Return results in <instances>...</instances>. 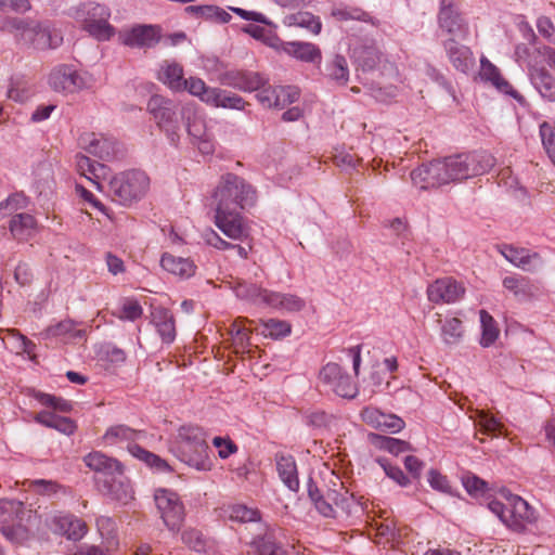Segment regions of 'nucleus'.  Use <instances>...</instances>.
Here are the masks:
<instances>
[{
  "instance_id": "obj_49",
  "label": "nucleus",
  "mask_w": 555,
  "mask_h": 555,
  "mask_svg": "<svg viewBox=\"0 0 555 555\" xmlns=\"http://www.w3.org/2000/svg\"><path fill=\"white\" fill-rule=\"evenodd\" d=\"M354 55L363 70L374 69L380 61V52L374 47L356 50Z\"/></svg>"
},
{
  "instance_id": "obj_24",
  "label": "nucleus",
  "mask_w": 555,
  "mask_h": 555,
  "mask_svg": "<svg viewBox=\"0 0 555 555\" xmlns=\"http://www.w3.org/2000/svg\"><path fill=\"white\" fill-rule=\"evenodd\" d=\"M447 56L453 67L464 74L470 72L475 65L472 50L454 38H448L442 42Z\"/></svg>"
},
{
  "instance_id": "obj_6",
  "label": "nucleus",
  "mask_w": 555,
  "mask_h": 555,
  "mask_svg": "<svg viewBox=\"0 0 555 555\" xmlns=\"http://www.w3.org/2000/svg\"><path fill=\"white\" fill-rule=\"evenodd\" d=\"M36 515L17 500L0 499L1 533L13 543H22L28 538L27 526Z\"/></svg>"
},
{
  "instance_id": "obj_22",
  "label": "nucleus",
  "mask_w": 555,
  "mask_h": 555,
  "mask_svg": "<svg viewBox=\"0 0 555 555\" xmlns=\"http://www.w3.org/2000/svg\"><path fill=\"white\" fill-rule=\"evenodd\" d=\"M54 533L66 537L70 541L81 540L88 532L87 524L73 514H60L51 519Z\"/></svg>"
},
{
  "instance_id": "obj_9",
  "label": "nucleus",
  "mask_w": 555,
  "mask_h": 555,
  "mask_svg": "<svg viewBox=\"0 0 555 555\" xmlns=\"http://www.w3.org/2000/svg\"><path fill=\"white\" fill-rule=\"evenodd\" d=\"M488 507L504 525L514 531H521L527 524L535 520L534 509L519 495H508L506 503L491 501Z\"/></svg>"
},
{
  "instance_id": "obj_32",
  "label": "nucleus",
  "mask_w": 555,
  "mask_h": 555,
  "mask_svg": "<svg viewBox=\"0 0 555 555\" xmlns=\"http://www.w3.org/2000/svg\"><path fill=\"white\" fill-rule=\"evenodd\" d=\"M285 54L305 63H320L322 60L320 48L307 41L287 42Z\"/></svg>"
},
{
  "instance_id": "obj_27",
  "label": "nucleus",
  "mask_w": 555,
  "mask_h": 555,
  "mask_svg": "<svg viewBox=\"0 0 555 555\" xmlns=\"http://www.w3.org/2000/svg\"><path fill=\"white\" fill-rule=\"evenodd\" d=\"M503 286L513 293L518 301H528L537 297L540 293L538 282L524 275H508L503 279Z\"/></svg>"
},
{
  "instance_id": "obj_38",
  "label": "nucleus",
  "mask_w": 555,
  "mask_h": 555,
  "mask_svg": "<svg viewBox=\"0 0 555 555\" xmlns=\"http://www.w3.org/2000/svg\"><path fill=\"white\" fill-rule=\"evenodd\" d=\"M251 544L258 555H288L285 547L276 541L275 530L268 528L262 535L254 538Z\"/></svg>"
},
{
  "instance_id": "obj_28",
  "label": "nucleus",
  "mask_w": 555,
  "mask_h": 555,
  "mask_svg": "<svg viewBox=\"0 0 555 555\" xmlns=\"http://www.w3.org/2000/svg\"><path fill=\"white\" fill-rule=\"evenodd\" d=\"M235 296L256 307H268L271 296L270 289L263 288L255 283L238 281L233 286Z\"/></svg>"
},
{
  "instance_id": "obj_40",
  "label": "nucleus",
  "mask_w": 555,
  "mask_h": 555,
  "mask_svg": "<svg viewBox=\"0 0 555 555\" xmlns=\"http://www.w3.org/2000/svg\"><path fill=\"white\" fill-rule=\"evenodd\" d=\"M35 421L46 427L53 428L65 435H72L76 430V424L73 420L49 411L39 412L35 416Z\"/></svg>"
},
{
  "instance_id": "obj_35",
  "label": "nucleus",
  "mask_w": 555,
  "mask_h": 555,
  "mask_svg": "<svg viewBox=\"0 0 555 555\" xmlns=\"http://www.w3.org/2000/svg\"><path fill=\"white\" fill-rule=\"evenodd\" d=\"M76 167L77 171L90 180L98 190H103V185L100 182V179L106 175V166L96 162H92L89 157L82 154H77Z\"/></svg>"
},
{
  "instance_id": "obj_37",
  "label": "nucleus",
  "mask_w": 555,
  "mask_h": 555,
  "mask_svg": "<svg viewBox=\"0 0 555 555\" xmlns=\"http://www.w3.org/2000/svg\"><path fill=\"white\" fill-rule=\"evenodd\" d=\"M185 12L196 18H203L219 24H227L232 18L229 12L214 4L189 5L185 8Z\"/></svg>"
},
{
  "instance_id": "obj_11",
  "label": "nucleus",
  "mask_w": 555,
  "mask_h": 555,
  "mask_svg": "<svg viewBox=\"0 0 555 555\" xmlns=\"http://www.w3.org/2000/svg\"><path fill=\"white\" fill-rule=\"evenodd\" d=\"M10 24L38 50L55 49L63 42L61 33L52 29L49 24L21 18H13Z\"/></svg>"
},
{
  "instance_id": "obj_53",
  "label": "nucleus",
  "mask_w": 555,
  "mask_h": 555,
  "mask_svg": "<svg viewBox=\"0 0 555 555\" xmlns=\"http://www.w3.org/2000/svg\"><path fill=\"white\" fill-rule=\"evenodd\" d=\"M184 81L185 85H183V90H188L192 95L199 98V100L204 103H206V99L208 98V95L210 96L209 91H215L216 89L206 86L204 80L196 77H190Z\"/></svg>"
},
{
  "instance_id": "obj_58",
  "label": "nucleus",
  "mask_w": 555,
  "mask_h": 555,
  "mask_svg": "<svg viewBox=\"0 0 555 555\" xmlns=\"http://www.w3.org/2000/svg\"><path fill=\"white\" fill-rule=\"evenodd\" d=\"M181 538H182L183 543H185L188 546H190L194 551H196V552L204 551L205 540H204L202 532H199L198 530H196V529L185 530L182 533Z\"/></svg>"
},
{
  "instance_id": "obj_26",
  "label": "nucleus",
  "mask_w": 555,
  "mask_h": 555,
  "mask_svg": "<svg viewBox=\"0 0 555 555\" xmlns=\"http://www.w3.org/2000/svg\"><path fill=\"white\" fill-rule=\"evenodd\" d=\"M361 417L367 425L383 431L398 433L404 427L402 418L395 414H386L374 406L364 408Z\"/></svg>"
},
{
  "instance_id": "obj_42",
  "label": "nucleus",
  "mask_w": 555,
  "mask_h": 555,
  "mask_svg": "<svg viewBox=\"0 0 555 555\" xmlns=\"http://www.w3.org/2000/svg\"><path fill=\"white\" fill-rule=\"evenodd\" d=\"M158 79L173 91H183V85H185L183 68L177 63L165 62L160 67Z\"/></svg>"
},
{
  "instance_id": "obj_55",
  "label": "nucleus",
  "mask_w": 555,
  "mask_h": 555,
  "mask_svg": "<svg viewBox=\"0 0 555 555\" xmlns=\"http://www.w3.org/2000/svg\"><path fill=\"white\" fill-rule=\"evenodd\" d=\"M540 135L548 157L555 165V129L547 122H543L540 126Z\"/></svg>"
},
{
  "instance_id": "obj_62",
  "label": "nucleus",
  "mask_w": 555,
  "mask_h": 555,
  "mask_svg": "<svg viewBox=\"0 0 555 555\" xmlns=\"http://www.w3.org/2000/svg\"><path fill=\"white\" fill-rule=\"evenodd\" d=\"M384 468L385 474L396 481L401 487H406L410 483V479L404 475L403 470L396 466L391 465L389 463H384L380 460L378 461Z\"/></svg>"
},
{
  "instance_id": "obj_59",
  "label": "nucleus",
  "mask_w": 555,
  "mask_h": 555,
  "mask_svg": "<svg viewBox=\"0 0 555 555\" xmlns=\"http://www.w3.org/2000/svg\"><path fill=\"white\" fill-rule=\"evenodd\" d=\"M340 490H344V492L335 489H328V499H331L332 504L337 507H340L344 511H349L352 502V495H349L348 490H345L341 485Z\"/></svg>"
},
{
  "instance_id": "obj_19",
  "label": "nucleus",
  "mask_w": 555,
  "mask_h": 555,
  "mask_svg": "<svg viewBox=\"0 0 555 555\" xmlns=\"http://www.w3.org/2000/svg\"><path fill=\"white\" fill-rule=\"evenodd\" d=\"M498 248L508 262L524 271L534 272L542 264L540 255L527 248L516 247L511 244H502Z\"/></svg>"
},
{
  "instance_id": "obj_1",
  "label": "nucleus",
  "mask_w": 555,
  "mask_h": 555,
  "mask_svg": "<svg viewBox=\"0 0 555 555\" xmlns=\"http://www.w3.org/2000/svg\"><path fill=\"white\" fill-rule=\"evenodd\" d=\"M170 451L179 461L196 470L208 472L212 468L206 433L202 427L181 426L172 441Z\"/></svg>"
},
{
  "instance_id": "obj_30",
  "label": "nucleus",
  "mask_w": 555,
  "mask_h": 555,
  "mask_svg": "<svg viewBox=\"0 0 555 555\" xmlns=\"http://www.w3.org/2000/svg\"><path fill=\"white\" fill-rule=\"evenodd\" d=\"M181 118L192 142L208 135L204 119L197 114L194 104H185L181 108Z\"/></svg>"
},
{
  "instance_id": "obj_63",
  "label": "nucleus",
  "mask_w": 555,
  "mask_h": 555,
  "mask_svg": "<svg viewBox=\"0 0 555 555\" xmlns=\"http://www.w3.org/2000/svg\"><path fill=\"white\" fill-rule=\"evenodd\" d=\"M212 443L218 449V454L221 459H228L237 451L236 444L230 439L215 437Z\"/></svg>"
},
{
  "instance_id": "obj_12",
  "label": "nucleus",
  "mask_w": 555,
  "mask_h": 555,
  "mask_svg": "<svg viewBox=\"0 0 555 555\" xmlns=\"http://www.w3.org/2000/svg\"><path fill=\"white\" fill-rule=\"evenodd\" d=\"M439 29L449 38L466 40L469 37V25L453 0H441L438 13Z\"/></svg>"
},
{
  "instance_id": "obj_33",
  "label": "nucleus",
  "mask_w": 555,
  "mask_h": 555,
  "mask_svg": "<svg viewBox=\"0 0 555 555\" xmlns=\"http://www.w3.org/2000/svg\"><path fill=\"white\" fill-rule=\"evenodd\" d=\"M276 470L282 482L292 491H298L299 479L297 475V465L292 455H275Z\"/></svg>"
},
{
  "instance_id": "obj_41",
  "label": "nucleus",
  "mask_w": 555,
  "mask_h": 555,
  "mask_svg": "<svg viewBox=\"0 0 555 555\" xmlns=\"http://www.w3.org/2000/svg\"><path fill=\"white\" fill-rule=\"evenodd\" d=\"M37 222L29 214H17L10 221V231L14 238L26 241L36 232Z\"/></svg>"
},
{
  "instance_id": "obj_56",
  "label": "nucleus",
  "mask_w": 555,
  "mask_h": 555,
  "mask_svg": "<svg viewBox=\"0 0 555 555\" xmlns=\"http://www.w3.org/2000/svg\"><path fill=\"white\" fill-rule=\"evenodd\" d=\"M35 398L46 406H51L55 410L62 411V412H68L72 409V404L62 399L57 398L52 395L43 393V392H37Z\"/></svg>"
},
{
  "instance_id": "obj_2",
  "label": "nucleus",
  "mask_w": 555,
  "mask_h": 555,
  "mask_svg": "<svg viewBox=\"0 0 555 555\" xmlns=\"http://www.w3.org/2000/svg\"><path fill=\"white\" fill-rule=\"evenodd\" d=\"M85 464L102 477L98 479L101 491L111 498L127 502L132 498L128 482L124 481L122 464L100 451H94L83 457Z\"/></svg>"
},
{
  "instance_id": "obj_25",
  "label": "nucleus",
  "mask_w": 555,
  "mask_h": 555,
  "mask_svg": "<svg viewBox=\"0 0 555 555\" xmlns=\"http://www.w3.org/2000/svg\"><path fill=\"white\" fill-rule=\"evenodd\" d=\"M159 38V28L152 25H139L120 34L122 44L131 48H151Z\"/></svg>"
},
{
  "instance_id": "obj_17",
  "label": "nucleus",
  "mask_w": 555,
  "mask_h": 555,
  "mask_svg": "<svg viewBox=\"0 0 555 555\" xmlns=\"http://www.w3.org/2000/svg\"><path fill=\"white\" fill-rule=\"evenodd\" d=\"M256 98L266 108L282 109L299 99V91L292 86L264 85Z\"/></svg>"
},
{
  "instance_id": "obj_46",
  "label": "nucleus",
  "mask_w": 555,
  "mask_h": 555,
  "mask_svg": "<svg viewBox=\"0 0 555 555\" xmlns=\"http://www.w3.org/2000/svg\"><path fill=\"white\" fill-rule=\"evenodd\" d=\"M481 323V338L480 345L482 347H490L499 336V328L493 317L486 310L479 311Z\"/></svg>"
},
{
  "instance_id": "obj_14",
  "label": "nucleus",
  "mask_w": 555,
  "mask_h": 555,
  "mask_svg": "<svg viewBox=\"0 0 555 555\" xmlns=\"http://www.w3.org/2000/svg\"><path fill=\"white\" fill-rule=\"evenodd\" d=\"M320 379L341 398L352 399L358 392L356 383L337 363L324 365L320 372Z\"/></svg>"
},
{
  "instance_id": "obj_54",
  "label": "nucleus",
  "mask_w": 555,
  "mask_h": 555,
  "mask_svg": "<svg viewBox=\"0 0 555 555\" xmlns=\"http://www.w3.org/2000/svg\"><path fill=\"white\" fill-rule=\"evenodd\" d=\"M266 330V336H270L272 338H281L291 334V324L286 321L269 319L263 323Z\"/></svg>"
},
{
  "instance_id": "obj_60",
  "label": "nucleus",
  "mask_w": 555,
  "mask_h": 555,
  "mask_svg": "<svg viewBox=\"0 0 555 555\" xmlns=\"http://www.w3.org/2000/svg\"><path fill=\"white\" fill-rule=\"evenodd\" d=\"M462 482L466 491L473 495L482 494L487 487L482 479L472 474L463 476Z\"/></svg>"
},
{
  "instance_id": "obj_34",
  "label": "nucleus",
  "mask_w": 555,
  "mask_h": 555,
  "mask_svg": "<svg viewBox=\"0 0 555 555\" xmlns=\"http://www.w3.org/2000/svg\"><path fill=\"white\" fill-rule=\"evenodd\" d=\"M152 322L155 325L163 343L171 344L176 338V324L173 315L164 308L155 309L152 312Z\"/></svg>"
},
{
  "instance_id": "obj_8",
  "label": "nucleus",
  "mask_w": 555,
  "mask_h": 555,
  "mask_svg": "<svg viewBox=\"0 0 555 555\" xmlns=\"http://www.w3.org/2000/svg\"><path fill=\"white\" fill-rule=\"evenodd\" d=\"M181 108L178 103L162 95H153L147 103V111L153 116L158 128L165 132L172 145L180 142Z\"/></svg>"
},
{
  "instance_id": "obj_57",
  "label": "nucleus",
  "mask_w": 555,
  "mask_h": 555,
  "mask_svg": "<svg viewBox=\"0 0 555 555\" xmlns=\"http://www.w3.org/2000/svg\"><path fill=\"white\" fill-rule=\"evenodd\" d=\"M379 439L380 448L395 455H398L411 449L410 443L404 440H400L392 437H379Z\"/></svg>"
},
{
  "instance_id": "obj_23",
  "label": "nucleus",
  "mask_w": 555,
  "mask_h": 555,
  "mask_svg": "<svg viewBox=\"0 0 555 555\" xmlns=\"http://www.w3.org/2000/svg\"><path fill=\"white\" fill-rule=\"evenodd\" d=\"M79 145L88 153L103 160H109L117 153V143L102 134L83 133L79 137Z\"/></svg>"
},
{
  "instance_id": "obj_61",
  "label": "nucleus",
  "mask_w": 555,
  "mask_h": 555,
  "mask_svg": "<svg viewBox=\"0 0 555 555\" xmlns=\"http://www.w3.org/2000/svg\"><path fill=\"white\" fill-rule=\"evenodd\" d=\"M30 487L39 494L49 496L57 493L62 489V486L57 482L46 479H35L31 481Z\"/></svg>"
},
{
  "instance_id": "obj_39",
  "label": "nucleus",
  "mask_w": 555,
  "mask_h": 555,
  "mask_svg": "<svg viewBox=\"0 0 555 555\" xmlns=\"http://www.w3.org/2000/svg\"><path fill=\"white\" fill-rule=\"evenodd\" d=\"M324 76L337 86H346L349 81V67L345 56L336 54L325 64Z\"/></svg>"
},
{
  "instance_id": "obj_44",
  "label": "nucleus",
  "mask_w": 555,
  "mask_h": 555,
  "mask_svg": "<svg viewBox=\"0 0 555 555\" xmlns=\"http://www.w3.org/2000/svg\"><path fill=\"white\" fill-rule=\"evenodd\" d=\"M305 306V300L296 295L283 294L274 291L271 292L269 308L280 309L287 312H298L302 310Z\"/></svg>"
},
{
  "instance_id": "obj_4",
  "label": "nucleus",
  "mask_w": 555,
  "mask_h": 555,
  "mask_svg": "<svg viewBox=\"0 0 555 555\" xmlns=\"http://www.w3.org/2000/svg\"><path fill=\"white\" fill-rule=\"evenodd\" d=\"M446 184L466 180L488 172L495 158L486 151L457 154L440 159Z\"/></svg>"
},
{
  "instance_id": "obj_43",
  "label": "nucleus",
  "mask_w": 555,
  "mask_h": 555,
  "mask_svg": "<svg viewBox=\"0 0 555 555\" xmlns=\"http://www.w3.org/2000/svg\"><path fill=\"white\" fill-rule=\"evenodd\" d=\"M283 24L288 27L296 26L305 28L311 31L313 35H319L322 29V23L320 18L310 12L300 11L285 15L283 18Z\"/></svg>"
},
{
  "instance_id": "obj_20",
  "label": "nucleus",
  "mask_w": 555,
  "mask_h": 555,
  "mask_svg": "<svg viewBox=\"0 0 555 555\" xmlns=\"http://www.w3.org/2000/svg\"><path fill=\"white\" fill-rule=\"evenodd\" d=\"M442 169L440 159L422 164L411 171L412 183L421 190L444 185Z\"/></svg>"
},
{
  "instance_id": "obj_45",
  "label": "nucleus",
  "mask_w": 555,
  "mask_h": 555,
  "mask_svg": "<svg viewBox=\"0 0 555 555\" xmlns=\"http://www.w3.org/2000/svg\"><path fill=\"white\" fill-rule=\"evenodd\" d=\"M331 15L340 22L346 21H362V22H371V16L360 8L347 5V4H337L332 8Z\"/></svg>"
},
{
  "instance_id": "obj_13",
  "label": "nucleus",
  "mask_w": 555,
  "mask_h": 555,
  "mask_svg": "<svg viewBox=\"0 0 555 555\" xmlns=\"http://www.w3.org/2000/svg\"><path fill=\"white\" fill-rule=\"evenodd\" d=\"M155 503L165 526L171 531L179 530L184 520V506L179 495L170 490L158 489Z\"/></svg>"
},
{
  "instance_id": "obj_64",
  "label": "nucleus",
  "mask_w": 555,
  "mask_h": 555,
  "mask_svg": "<svg viewBox=\"0 0 555 555\" xmlns=\"http://www.w3.org/2000/svg\"><path fill=\"white\" fill-rule=\"evenodd\" d=\"M539 33L546 38L550 42L555 43V27L551 20L546 16H541L537 21Z\"/></svg>"
},
{
  "instance_id": "obj_21",
  "label": "nucleus",
  "mask_w": 555,
  "mask_h": 555,
  "mask_svg": "<svg viewBox=\"0 0 555 555\" xmlns=\"http://www.w3.org/2000/svg\"><path fill=\"white\" fill-rule=\"evenodd\" d=\"M480 77L485 81L491 82L500 92L514 98L521 106L527 105L526 99L516 91L513 86L502 77L499 68L492 64L488 59L481 57L480 60Z\"/></svg>"
},
{
  "instance_id": "obj_15",
  "label": "nucleus",
  "mask_w": 555,
  "mask_h": 555,
  "mask_svg": "<svg viewBox=\"0 0 555 555\" xmlns=\"http://www.w3.org/2000/svg\"><path fill=\"white\" fill-rule=\"evenodd\" d=\"M215 224L233 241H243L248 236V228L238 208H216Z\"/></svg>"
},
{
  "instance_id": "obj_51",
  "label": "nucleus",
  "mask_w": 555,
  "mask_h": 555,
  "mask_svg": "<svg viewBox=\"0 0 555 555\" xmlns=\"http://www.w3.org/2000/svg\"><path fill=\"white\" fill-rule=\"evenodd\" d=\"M229 518L240 522L257 521L259 519L258 509L247 507L243 504H234L228 508Z\"/></svg>"
},
{
  "instance_id": "obj_52",
  "label": "nucleus",
  "mask_w": 555,
  "mask_h": 555,
  "mask_svg": "<svg viewBox=\"0 0 555 555\" xmlns=\"http://www.w3.org/2000/svg\"><path fill=\"white\" fill-rule=\"evenodd\" d=\"M480 431L485 435L496 437L503 435L504 426L495 417L481 412L478 420Z\"/></svg>"
},
{
  "instance_id": "obj_5",
  "label": "nucleus",
  "mask_w": 555,
  "mask_h": 555,
  "mask_svg": "<svg viewBox=\"0 0 555 555\" xmlns=\"http://www.w3.org/2000/svg\"><path fill=\"white\" fill-rule=\"evenodd\" d=\"M150 189V178L142 170H128L114 176L108 182L112 201L130 206L141 201Z\"/></svg>"
},
{
  "instance_id": "obj_3",
  "label": "nucleus",
  "mask_w": 555,
  "mask_h": 555,
  "mask_svg": "<svg viewBox=\"0 0 555 555\" xmlns=\"http://www.w3.org/2000/svg\"><path fill=\"white\" fill-rule=\"evenodd\" d=\"M146 438L147 435L144 430H137L124 424L111 426L103 436L106 444L127 449L133 457L144 462L151 468L157 472L168 470L169 465L165 460L141 446Z\"/></svg>"
},
{
  "instance_id": "obj_50",
  "label": "nucleus",
  "mask_w": 555,
  "mask_h": 555,
  "mask_svg": "<svg viewBox=\"0 0 555 555\" xmlns=\"http://www.w3.org/2000/svg\"><path fill=\"white\" fill-rule=\"evenodd\" d=\"M267 85V80L258 73H243L237 81L235 82V87L240 90L253 92L260 91L262 87Z\"/></svg>"
},
{
  "instance_id": "obj_29",
  "label": "nucleus",
  "mask_w": 555,
  "mask_h": 555,
  "mask_svg": "<svg viewBox=\"0 0 555 555\" xmlns=\"http://www.w3.org/2000/svg\"><path fill=\"white\" fill-rule=\"evenodd\" d=\"M529 78L540 95L551 102H555V78L544 68L530 66Z\"/></svg>"
},
{
  "instance_id": "obj_48",
  "label": "nucleus",
  "mask_w": 555,
  "mask_h": 555,
  "mask_svg": "<svg viewBox=\"0 0 555 555\" xmlns=\"http://www.w3.org/2000/svg\"><path fill=\"white\" fill-rule=\"evenodd\" d=\"M121 321H135L143 314V308L138 300L133 298H124L117 312H113Z\"/></svg>"
},
{
  "instance_id": "obj_10",
  "label": "nucleus",
  "mask_w": 555,
  "mask_h": 555,
  "mask_svg": "<svg viewBox=\"0 0 555 555\" xmlns=\"http://www.w3.org/2000/svg\"><path fill=\"white\" fill-rule=\"evenodd\" d=\"M72 16L82 24V28L100 41L111 39L114 27L108 23L109 10L99 3L87 2L73 10Z\"/></svg>"
},
{
  "instance_id": "obj_47",
  "label": "nucleus",
  "mask_w": 555,
  "mask_h": 555,
  "mask_svg": "<svg viewBox=\"0 0 555 555\" xmlns=\"http://www.w3.org/2000/svg\"><path fill=\"white\" fill-rule=\"evenodd\" d=\"M463 334V324L457 318L447 319L441 326V337L446 345H457Z\"/></svg>"
},
{
  "instance_id": "obj_7",
  "label": "nucleus",
  "mask_w": 555,
  "mask_h": 555,
  "mask_svg": "<svg viewBox=\"0 0 555 555\" xmlns=\"http://www.w3.org/2000/svg\"><path fill=\"white\" fill-rule=\"evenodd\" d=\"M216 208L244 209L256 202V191L243 178L234 173H225L221 177L215 192Z\"/></svg>"
},
{
  "instance_id": "obj_36",
  "label": "nucleus",
  "mask_w": 555,
  "mask_h": 555,
  "mask_svg": "<svg viewBox=\"0 0 555 555\" xmlns=\"http://www.w3.org/2000/svg\"><path fill=\"white\" fill-rule=\"evenodd\" d=\"M209 92L210 96L206 99V104L215 107L242 111L247 104L242 96L228 90L216 88Z\"/></svg>"
},
{
  "instance_id": "obj_18",
  "label": "nucleus",
  "mask_w": 555,
  "mask_h": 555,
  "mask_svg": "<svg viewBox=\"0 0 555 555\" xmlns=\"http://www.w3.org/2000/svg\"><path fill=\"white\" fill-rule=\"evenodd\" d=\"M465 294V287L451 276L436 280L427 287L428 300L434 304H453Z\"/></svg>"
},
{
  "instance_id": "obj_31",
  "label": "nucleus",
  "mask_w": 555,
  "mask_h": 555,
  "mask_svg": "<svg viewBox=\"0 0 555 555\" xmlns=\"http://www.w3.org/2000/svg\"><path fill=\"white\" fill-rule=\"evenodd\" d=\"M160 266L167 272L181 279H189L194 275L196 266L190 258L165 253L160 258Z\"/></svg>"
},
{
  "instance_id": "obj_16",
  "label": "nucleus",
  "mask_w": 555,
  "mask_h": 555,
  "mask_svg": "<svg viewBox=\"0 0 555 555\" xmlns=\"http://www.w3.org/2000/svg\"><path fill=\"white\" fill-rule=\"evenodd\" d=\"M49 83L55 91L74 93L88 88L89 78L72 66L62 65L50 74Z\"/></svg>"
}]
</instances>
